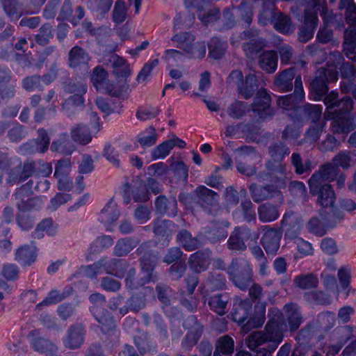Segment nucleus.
<instances>
[{"label":"nucleus","mask_w":356,"mask_h":356,"mask_svg":"<svg viewBox=\"0 0 356 356\" xmlns=\"http://www.w3.org/2000/svg\"><path fill=\"white\" fill-rule=\"evenodd\" d=\"M287 321L286 325L282 314L278 309L268 314V321L265 327V334H283L289 331L296 332L302 323V316L297 304L289 303L284 306Z\"/></svg>","instance_id":"f257e3e1"},{"label":"nucleus","mask_w":356,"mask_h":356,"mask_svg":"<svg viewBox=\"0 0 356 356\" xmlns=\"http://www.w3.org/2000/svg\"><path fill=\"white\" fill-rule=\"evenodd\" d=\"M229 280L240 289L246 290L253 282V271L250 262L244 257L232 260L227 267Z\"/></svg>","instance_id":"f03ea898"},{"label":"nucleus","mask_w":356,"mask_h":356,"mask_svg":"<svg viewBox=\"0 0 356 356\" xmlns=\"http://www.w3.org/2000/svg\"><path fill=\"white\" fill-rule=\"evenodd\" d=\"M89 300L92 305L90 307V311L99 323L102 332L104 333L115 332V321L109 312L104 308L106 303L105 296L99 293H93L90 296Z\"/></svg>","instance_id":"7ed1b4c3"},{"label":"nucleus","mask_w":356,"mask_h":356,"mask_svg":"<svg viewBox=\"0 0 356 356\" xmlns=\"http://www.w3.org/2000/svg\"><path fill=\"white\" fill-rule=\"evenodd\" d=\"M338 71L334 68L327 69L325 67L318 68L311 83V92L315 100H321L328 92L327 83L338 79Z\"/></svg>","instance_id":"20e7f679"},{"label":"nucleus","mask_w":356,"mask_h":356,"mask_svg":"<svg viewBox=\"0 0 356 356\" xmlns=\"http://www.w3.org/2000/svg\"><path fill=\"white\" fill-rule=\"evenodd\" d=\"M171 40L176 42L177 47L182 49L190 58L201 59L206 54L205 42L194 43L195 36L188 32L177 33L172 37Z\"/></svg>","instance_id":"39448f33"},{"label":"nucleus","mask_w":356,"mask_h":356,"mask_svg":"<svg viewBox=\"0 0 356 356\" xmlns=\"http://www.w3.org/2000/svg\"><path fill=\"white\" fill-rule=\"evenodd\" d=\"M282 335H248L245 343L252 350H256L261 346L265 347L259 349L255 356H273L272 352L276 350L280 343Z\"/></svg>","instance_id":"423d86ee"},{"label":"nucleus","mask_w":356,"mask_h":356,"mask_svg":"<svg viewBox=\"0 0 356 356\" xmlns=\"http://www.w3.org/2000/svg\"><path fill=\"white\" fill-rule=\"evenodd\" d=\"M339 9L344 10L345 21L348 24L344 31L343 42L350 47L356 41V3L354 0H340Z\"/></svg>","instance_id":"0eeeda50"},{"label":"nucleus","mask_w":356,"mask_h":356,"mask_svg":"<svg viewBox=\"0 0 356 356\" xmlns=\"http://www.w3.org/2000/svg\"><path fill=\"white\" fill-rule=\"evenodd\" d=\"M33 181H29L22 185L15 193V204L20 211H30L41 207L42 200L38 197H33Z\"/></svg>","instance_id":"6e6552de"},{"label":"nucleus","mask_w":356,"mask_h":356,"mask_svg":"<svg viewBox=\"0 0 356 356\" xmlns=\"http://www.w3.org/2000/svg\"><path fill=\"white\" fill-rule=\"evenodd\" d=\"M128 266V263L124 259H112L107 260L106 258H102L93 265L88 266L86 269V273L88 275L94 276L101 268H104L108 274L121 278L124 276Z\"/></svg>","instance_id":"1a4fd4ad"},{"label":"nucleus","mask_w":356,"mask_h":356,"mask_svg":"<svg viewBox=\"0 0 356 356\" xmlns=\"http://www.w3.org/2000/svg\"><path fill=\"white\" fill-rule=\"evenodd\" d=\"M258 238L259 234L247 226L236 227L227 240V248L232 251L243 252L247 249L245 243L248 240L256 241Z\"/></svg>","instance_id":"9d476101"},{"label":"nucleus","mask_w":356,"mask_h":356,"mask_svg":"<svg viewBox=\"0 0 356 356\" xmlns=\"http://www.w3.org/2000/svg\"><path fill=\"white\" fill-rule=\"evenodd\" d=\"M271 97L266 89L261 88L258 91L254 102L250 105L252 111L261 120H269L275 115L273 108L270 106Z\"/></svg>","instance_id":"9b49d317"},{"label":"nucleus","mask_w":356,"mask_h":356,"mask_svg":"<svg viewBox=\"0 0 356 356\" xmlns=\"http://www.w3.org/2000/svg\"><path fill=\"white\" fill-rule=\"evenodd\" d=\"M310 193L318 196L317 204L322 207H332L334 204L335 193L329 184L309 182Z\"/></svg>","instance_id":"f8f14e48"},{"label":"nucleus","mask_w":356,"mask_h":356,"mask_svg":"<svg viewBox=\"0 0 356 356\" xmlns=\"http://www.w3.org/2000/svg\"><path fill=\"white\" fill-rule=\"evenodd\" d=\"M136 251L140 255L142 270L146 273V282H156L158 280V275L154 272L155 257L149 250V245L144 243L138 248Z\"/></svg>","instance_id":"ddd939ff"},{"label":"nucleus","mask_w":356,"mask_h":356,"mask_svg":"<svg viewBox=\"0 0 356 356\" xmlns=\"http://www.w3.org/2000/svg\"><path fill=\"white\" fill-rule=\"evenodd\" d=\"M35 171L36 163L34 161L28 160L23 163L19 162L8 172L7 181L11 184H19L32 177Z\"/></svg>","instance_id":"4468645a"},{"label":"nucleus","mask_w":356,"mask_h":356,"mask_svg":"<svg viewBox=\"0 0 356 356\" xmlns=\"http://www.w3.org/2000/svg\"><path fill=\"white\" fill-rule=\"evenodd\" d=\"M323 102L327 109L335 115H343L349 113L353 108V100L350 97H344L339 99L338 92L332 91L325 96Z\"/></svg>","instance_id":"2eb2a0df"},{"label":"nucleus","mask_w":356,"mask_h":356,"mask_svg":"<svg viewBox=\"0 0 356 356\" xmlns=\"http://www.w3.org/2000/svg\"><path fill=\"white\" fill-rule=\"evenodd\" d=\"M185 3L187 6L197 8L199 19L205 24L213 22L220 17L218 8H213L205 10L210 5L209 0H185Z\"/></svg>","instance_id":"dca6fc26"},{"label":"nucleus","mask_w":356,"mask_h":356,"mask_svg":"<svg viewBox=\"0 0 356 356\" xmlns=\"http://www.w3.org/2000/svg\"><path fill=\"white\" fill-rule=\"evenodd\" d=\"M266 168L270 172L268 184L275 186V191L279 193V189L284 188L286 186V165L282 163H274L268 161Z\"/></svg>","instance_id":"f3484780"},{"label":"nucleus","mask_w":356,"mask_h":356,"mask_svg":"<svg viewBox=\"0 0 356 356\" xmlns=\"http://www.w3.org/2000/svg\"><path fill=\"white\" fill-rule=\"evenodd\" d=\"M302 227L301 218L293 211L286 212L282 218L281 227L284 231L285 236L293 239L298 237Z\"/></svg>","instance_id":"a211bd4d"},{"label":"nucleus","mask_w":356,"mask_h":356,"mask_svg":"<svg viewBox=\"0 0 356 356\" xmlns=\"http://www.w3.org/2000/svg\"><path fill=\"white\" fill-rule=\"evenodd\" d=\"M261 229L264 232L261 239L262 246L268 254H275L280 248L282 233L269 226H262Z\"/></svg>","instance_id":"6ab92c4d"},{"label":"nucleus","mask_w":356,"mask_h":356,"mask_svg":"<svg viewBox=\"0 0 356 356\" xmlns=\"http://www.w3.org/2000/svg\"><path fill=\"white\" fill-rule=\"evenodd\" d=\"M322 107L319 105L306 104L296 109V119L300 122L310 121L312 124L325 122L321 120Z\"/></svg>","instance_id":"aec40b11"},{"label":"nucleus","mask_w":356,"mask_h":356,"mask_svg":"<svg viewBox=\"0 0 356 356\" xmlns=\"http://www.w3.org/2000/svg\"><path fill=\"white\" fill-rule=\"evenodd\" d=\"M211 254V251L208 249L191 254L188 260L189 268L195 273L205 271L210 265Z\"/></svg>","instance_id":"412c9836"},{"label":"nucleus","mask_w":356,"mask_h":356,"mask_svg":"<svg viewBox=\"0 0 356 356\" xmlns=\"http://www.w3.org/2000/svg\"><path fill=\"white\" fill-rule=\"evenodd\" d=\"M249 191L251 197L254 202L259 203L273 198L278 193L275 191V186L269 185H259L253 183L249 186Z\"/></svg>","instance_id":"4be33fe9"},{"label":"nucleus","mask_w":356,"mask_h":356,"mask_svg":"<svg viewBox=\"0 0 356 356\" xmlns=\"http://www.w3.org/2000/svg\"><path fill=\"white\" fill-rule=\"evenodd\" d=\"M339 169L332 162L328 163L321 167L318 172L310 177L309 182L323 183L332 181L337 179L339 174Z\"/></svg>","instance_id":"5701e85b"},{"label":"nucleus","mask_w":356,"mask_h":356,"mask_svg":"<svg viewBox=\"0 0 356 356\" xmlns=\"http://www.w3.org/2000/svg\"><path fill=\"white\" fill-rule=\"evenodd\" d=\"M252 311V302L250 299L236 300L233 306L232 318L240 325H243Z\"/></svg>","instance_id":"b1692460"},{"label":"nucleus","mask_w":356,"mask_h":356,"mask_svg":"<svg viewBox=\"0 0 356 356\" xmlns=\"http://www.w3.org/2000/svg\"><path fill=\"white\" fill-rule=\"evenodd\" d=\"M266 302L257 303L254 306L253 316L242 325V330L248 332L252 329L261 327L264 323Z\"/></svg>","instance_id":"393cba45"},{"label":"nucleus","mask_w":356,"mask_h":356,"mask_svg":"<svg viewBox=\"0 0 356 356\" xmlns=\"http://www.w3.org/2000/svg\"><path fill=\"white\" fill-rule=\"evenodd\" d=\"M90 57L88 53L79 46L72 47L68 54V65L73 69L87 66Z\"/></svg>","instance_id":"a878e982"},{"label":"nucleus","mask_w":356,"mask_h":356,"mask_svg":"<svg viewBox=\"0 0 356 356\" xmlns=\"http://www.w3.org/2000/svg\"><path fill=\"white\" fill-rule=\"evenodd\" d=\"M107 64L113 68V72L117 79H127L131 74L129 65L123 58L116 54L110 57Z\"/></svg>","instance_id":"bb28decb"},{"label":"nucleus","mask_w":356,"mask_h":356,"mask_svg":"<svg viewBox=\"0 0 356 356\" xmlns=\"http://www.w3.org/2000/svg\"><path fill=\"white\" fill-rule=\"evenodd\" d=\"M204 298V302H207L210 309L218 315L222 316L226 313L225 309L229 300L228 293L205 296Z\"/></svg>","instance_id":"cd10ccee"},{"label":"nucleus","mask_w":356,"mask_h":356,"mask_svg":"<svg viewBox=\"0 0 356 356\" xmlns=\"http://www.w3.org/2000/svg\"><path fill=\"white\" fill-rule=\"evenodd\" d=\"M70 135L75 143L82 145H88L92 139L89 127L83 123L74 125L70 129Z\"/></svg>","instance_id":"c85d7f7f"},{"label":"nucleus","mask_w":356,"mask_h":356,"mask_svg":"<svg viewBox=\"0 0 356 356\" xmlns=\"http://www.w3.org/2000/svg\"><path fill=\"white\" fill-rule=\"evenodd\" d=\"M155 206L159 213L169 216H175L177 214V202L175 197L168 199L164 195H160L155 201Z\"/></svg>","instance_id":"c756f323"},{"label":"nucleus","mask_w":356,"mask_h":356,"mask_svg":"<svg viewBox=\"0 0 356 356\" xmlns=\"http://www.w3.org/2000/svg\"><path fill=\"white\" fill-rule=\"evenodd\" d=\"M295 78V69L291 67L282 71L275 77L274 84L283 92L290 91L293 88L292 81Z\"/></svg>","instance_id":"7c9ffc66"},{"label":"nucleus","mask_w":356,"mask_h":356,"mask_svg":"<svg viewBox=\"0 0 356 356\" xmlns=\"http://www.w3.org/2000/svg\"><path fill=\"white\" fill-rule=\"evenodd\" d=\"M197 203L202 207L213 206L217 204L218 194L204 186H198L195 191Z\"/></svg>","instance_id":"2f4dec72"},{"label":"nucleus","mask_w":356,"mask_h":356,"mask_svg":"<svg viewBox=\"0 0 356 356\" xmlns=\"http://www.w3.org/2000/svg\"><path fill=\"white\" fill-rule=\"evenodd\" d=\"M177 241L186 251H193L202 246L200 239L193 236L188 230L184 229L178 232Z\"/></svg>","instance_id":"473e14b6"},{"label":"nucleus","mask_w":356,"mask_h":356,"mask_svg":"<svg viewBox=\"0 0 356 356\" xmlns=\"http://www.w3.org/2000/svg\"><path fill=\"white\" fill-rule=\"evenodd\" d=\"M257 212L259 220L263 222L275 221L280 216L279 207L268 202L259 205Z\"/></svg>","instance_id":"72a5a7b5"},{"label":"nucleus","mask_w":356,"mask_h":356,"mask_svg":"<svg viewBox=\"0 0 356 356\" xmlns=\"http://www.w3.org/2000/svg\"><path fill=\"white\" fill-rule=\"evenodd\" d=\"M258 89L257 78L254 74H249L243 80L242 84L239 86L237 91L238 94L245 99H248L253 96L255 91Z\"/></svg>","instance_id":"f704fd0d"},{"label":"nucleus","mask_w":356,"mask_h":356,"mask_svg":"<svg viewBox=\"0 0 356 356\" xmlns=\"http://www.w3.org/2000/svg\"><path fill=\"white\" fill-rule=\"evenodd\" d=\"M268 153L274 163H282L284 159L290 154L289 147L283 141H276L271 143L268 148Z\"/></svg>","instance_id":"c9c22d12"},{"label":"nucleus","mask_w":356,"mask_h":356,"mask_svg":"<svg viewBox=\"0 0 356 356\" xmlns=\"http://www.w3.org/2000/svg\"><path fill=\"white\" fill-rule=\"evenodd\" d=\"M325 122H318L312 124L305 131L304 138L297 142V145L300 146L304 143L313 145L316 143L320 138L323 131Z\"/></svg>","instance_id":"e433bc0d"},{"label":"nucleus","mask_w":356,"mask_h":356,"mask_svg":"<svg viewBox=\"0 0 356 356\" xmlns=\"http://www.w3.org/2000/svg\"><path fill=\"white\" fill-rule=\"evenodd\" d=\"M128 89L129 85L127 83V79H121L116 82L109 81L101 92L111 97H121L127 92Z\"/></svg>","instance_id":"4c0bfd02"},{"label":"nucleus","mask_w":356,"mask_h":356,"mask_svg":"<svg viewBox=\"0 0 356 356\" xmlns=\"http://www.w3.org/2000/svg\"><path fill=\"white\" fill-rule=\"evenodd\" d=\"M175 227L172 221L158 219L154 222L153 232L156 236L168 241L175 232Z\"/></svg>","instance_id":"58836bf2"},{"label":"nucleus","mask_w":356,"mask_h":356,"mask_svg":"<svg viewBox=\"0 0 356 356\" xmlns=\"http://www.w3.org/2000/svg\"><path fill=\"white\" fill-rule=\"evenodd\" d=\"M274 0H263L262 8L259 15V22L262 26L272 22L277 13Z\"/></svg>","instance_id":"ea45409f"},{"label":"nucleus","mask_w":356,"mask_h":356,"mask_svg":"<svg viewBox=\"0 0 356 356\" xmlns=\"http://www.w3.org/2000/svg\"><path fill=\"white\" fill-rule=\"evenodd\" d=\"M271 23L274 29L281 33L289 34L293 32V24L291 19L283 13H277Z\"/></svg>","instance_id":"a19ab883"},{"label":"nucleus","mask_w":356,"mask_h":356,"mask_svg":"<svg viewBox=\"0 0 356 356\" xmlns=\"http://www.w3.org/2000/svg\"><path fill=\"white\" fill-rule=\"evenodd\" d=\"M259 65L263 70L266 71L268 73L274 72L277 65V54L273 51L263 52L259 56Z\"/></svg>","instance_id":"79ce46f5"},{"label":"nucleus","mask_w":356,"mask_h":356,"mask_svg":"<svg viewBox=\"0 0 356 356\" xmlns=\"http://www.w3.org/2000/svg\"><path fill=\"white\" fill-rule=\"evenodd\" d=\"M36 257V248L32 245L22 246L15 253V259L24 265H31L35 261Z\"/></svg>","instance_id":"37998d69"},{"label":"nucleus","mask_w":356,"mask_h":356,"mask_svg":"<svg viewBox=\"0 0 356 356\" xmlns=\"http://www.w3.org/2000/svg\"><path fill=\"white\" fill-rule=\"evenodd\" d=\"M158 137L156 129L149 126L136 136V140L141 147H150L156 143Z\"/></svg>","instance_id":"c03bdc74"},{"label":"nucleus","mask_w":356,"mask_h":356,"mask_svg":"<svg viewBox=\"0 0 356 356\" xmlns=\"http://www.w3.org/2000/svg\"><path fill=\"white\" fill-rule=\"evenodd\" d=\"M51 149L62 154L70 155L74 151V147L70 140L67 134L64 133L51 143Z\"/></svg>","instance_id":"a18cd8bd"},{"label":"nucleus","mask_w":356,"mask_h":356,"mask_svg":"<svg viewBox=\"0 0 356 356\" xmlns=\"http://www.w3.org/2000/svg\"><path fill=\"white\" fill-rule=\"evenodd\" d=\"M4 13L11 20H17L23 15L18 0H0Z\"/></svg>","instance_id":"49530a36"},{"label":"nucleus","mask_w":356,"mask_h":356,"mask_svg":"<svg viewBox=\"0 0 356 356\" xmlns=\"http://www.w3.org/2000/svg\"><path fill=\"white\" fill-rule=\"evenodd\" d=\"M266 41L264 38H257L256 40H250L243 43V49L247 57L250 59H254L257 54L266 47Z\"/></svg>","instance_id":"de8ad7c7"},{"label":"nucleus","mask_w":356,"mask_h":356,"mask_svg":"<svg viewBox=\"0 0 356 356\" xmlns=\"http://www.w3.org/2000/svg\"><path fill=\"white\" fill-rule=\"evenodd\" d=\"M146 300L144 297L132 296L126 301V304L119 309V314L126 315L129 311L138 312L145 307Z\"/></svg>","instance_id":"09e8293b"},{"label":"nucleus","mask_w":356,"mask_h":356,"mask_svg":"<svg viewBox=\"0 0 356 356\" xmlns=\"http://www.w3.org/2000/svg\"><path fill=\"white\" fill-rule=\"evenodd\" d=\"M332 129L336 134L348 133L353 129L352 120L346 115H335L333 117Z\"/></svg>","instance_id":"8fccbe9b"},{"label":"nucleus","mask_w":356,"mask_h":356,"mask_svg":"<svg viewBox=\"0 0 356 356\" xmlns=\"http://www.w3.org/2000/svg\"><path fill=\"white\" fill-rule=\"evenodd\" d=\"M293 282L297 287L301 289H312L318 286V279L313 273L302 274L296 276Z\"/></svg>","instance_id":"3c124183"},{"label":"nucleus","mask_w":356,"mask_h":356,"mask_svg":"<svg viewBox=\"0 0 356 356\" xmlns=\"http://www.w3.org/2000/svg\"><path fill=\"white\" fill-rule=\"evenodd\" d=\"M91 81L96 90L101 92L109 81L107 71L100 65L95 67L92 70Z\"/></svg>","instance_id":"603ef678"},{"label":"nucleus","mask_w":356,"mask_h":356,"mask_svg":"<svg viewBox=\"0 0 356 356\" xmlns=\"http://www.w3.org/2000/svg\"><path fill=\"white\" fill-rule=\"evenodd\" d=\"M137 245V242L131 238L119 239L113 248V254L118 257L126 256Z\"/></svg>","instance_id":"864d4df0"},{"label":"nucleus","mask_w":356,"mask_h":356,"mask_svg":"<svg viewBox=\"0 0 356 356\" xmlns=\"http://www.w3.org/2000/svg\"><path fill=\"white\" fill-rule=\"evenodd\" d=\"M119 214L116 205L110 202L102 210L99 218L102 223L110 224L118 218Z\"/></svg>","instance_id":"5fc2aeb1"},{"label":"nucleus","mask_w":356,"mask_h":356,"mask_svg":"<svg viewBox=\"0 0 356 356\" xmlns=\"http://www.w3.org/2000/svg\"><path fill=\"white\" fill-rule=\"evenodd\" d=\"M251 110L250 106L248 104L236 101L231 104L227 108V114L234 119H240L245 116Z\"/></svg>","instance_id":"6e6d98bb"},{"label":"nucleus","mask_w":356,"mask_h":356,"mask_svg":"<svg viewBox=\"0 0 356 356\" xmlns=\"http://www.w3.org/2000/svg\"><path fill=\"white\" fill-rule=\"evenodd\" d=\"M84 98L81 95H71L62 105L63 110L68 115H74L77 108L84 105Z\"/></svg>","instance_id":"4d7b16f0"},{"label":"nucleus","mask_w":356,"mask_h":356,"mask_svg":"<svg viewBox=\"0 0 356 356\" xmlns=\"http://www.w3.org/2000/svg\"><path fill=\"white\" fill-rule=\"evenodd\" d=\"M53 38V26L49 23H45L40 26L38 30V33L35 35V40L37 44L41 46H45Z\"/></svg>","instance_id":"13d9d810"},{"label":"nucleus","mask_w":356,"mask_h":356,"mask_svg":"<svg viewBox=\"0 0 356 356\" xmlns=\"http://www.w3.org/2000/svg\"><path fill=\"white\" fill-rule=\"evenodd\" d=\"M234 350V342L229 335L220 337L216 343L215 350L222 353L224 356H232Z\"/></svg>","instance_id":"bf43d9fd"},{"label":"nucleus","mask_w":356,"mask_h":356,"mask_svg":"<svg viewBox=\"0 0 356 356\" xmlns=\"http://www.w3.org/2000/svg\"><path fill=\"white\" fill-rule=\"evenodd\" d=\"M305 296L308 302L316 305H328L332 302L331 296L323 291H313L305 293Z\"/></svg>","instance_id":"052dcab7"},{"label":"nucleus","mask_w":356,"mask_h":356,"mask_svg":"<svg viewBox=\"0 0 356 356\" xmlns=\"http://www.w3.org/2000/svg\"><path fill=\"white\" fill-rule=\"evenodd\" d=\"M226 279L222 275L210 273L206 281V286L211 291L222 290L226 286Z\"/></svg>","instance_id":"680f3d73"},{"label":"nucleus","mask_w":356,"mask_h":356,"mask_svg":"<svg viewBox=\"0 0 356 356\" xmlns=\"http://www.w3.org/2000/svg\"><path fill=\"white\" fill-rule=\"evenodd\" d=\"M227 44L218 38H213L209 44V56L214 59L221 58L226 51Z\"/></svg>","instance_id":"e2e57ef3"},{"label":"nucleus","mask_w":356,"mask_h":356,"mask_svg":"<svg viewBox=\"0 0 356 356\" xmlns=\"http://www.w3.org/2000/svg\"><path fill=\"white\" fill-rule=\"evenodd\" d=\"M175 147L173 142L165 140L154 148L151 152L153 160L163 159L169 155L170 151Z\"/></svg>","instance_id":"0e129e2a"},{"label":"nucleus","mask_w":356,"mask_h":356,"mask_svg":"<svg viewBox=\"0 0 356 356\" xmlns=\"http://www.w3.org/2000/svg\"><path fill=\"white\" fill-rule=\"evenodd\" d=\"M128 8L122 0H117L113 10V20L119 24L125 21L127 16Z\"/></svg>","instance_id":"69168bd1"},{"label":"nucleus","mask_w":356,"mask_h":356,"mask_svg":"<svg viewBox=\"0 0 356 356\" xmlns=\"http://www.w3.org/2000/svg\"><path fill=\"white\" fill-rule=\"evenodd\" d=\"M227 235L228 232L225 227L216 225L206 232L207 239L213 243L225 239Z\"/></svg>","instance_id":"338daca9"},{"label":"nucleus","mask_w":356,"mask_h":356,"mask_svg":"<svg viewBox=\"0 0 356 356\" xmlns=\"http://www.w3.org/2000/svg\"><path fill=\"white\" fill-rule=\"evenodd\" d=\"M291 164L294 166L295 172L298 175L311 171V161L307 160L303 163L301 156L298 153L292 154Z\"/></svg>","instance_id":"774afa93"}]
</instances>
